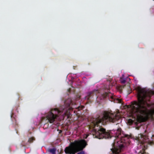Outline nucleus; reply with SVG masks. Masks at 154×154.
Masks as SVG:
<instances>
[{
  "instance_id": "f257e3e1",
  "label": "nucleus",
  "mask_w": 154,
  "mask_h": 154,
  "mask_svg": "<svg viewBox=\"0 0 154 154\" xmlns=\"http://www.w3.org/2000/svg\"><path fill=\"white\" fill-rule=\"evenodd\" d=\"M137 91L138 101H134L132 104L133 112L136 114L139 122H145L149 119L154 120V109L149 110L147 108L149 106L147 102L150 101V93L140 87L137 88Z\"/></svg>"
},
{
  "instance_id": "9d476101",
  "label": "nucleus",
  "mask_w": 154,
  "mask_h": 154,
  "mask_svg": "<svg viewBox=\"0 0 154 154\" xmlns=\"http://www.w3.org/2000/svg\"><path fill=\"white\" fill-rule=\"evenodd\" d=\"M118 137L119 138H121V142H123V140H125V139L126 138H128V136L127 135H125V137H122L120 136V135L118 136Z\"/></svg>"
},
{
  "instance_id": "412c9836",
  "label": "nucleus",
  "mask_w": 154,
  "mask_h": 154,
  "mask_svg": "<svg viewBox=\"0 0 154 154\" xmlns=\"http://www.w3.org/2000/svg\"><path fill=\"white\" fill-rule=\"evenodd\" d=\"M119 134H120V135H121L120 134H119Z\"/></svg>"
},
{
  "instance_id": "f8f14e48",
  "label": "nucleus",
  "mask_w": 154,
  "mask_h": 154,
  "mask_svg": "<svg viewBox=\"0 0 154 154\" xmlns=\"http://www.w3.org/2000/svg\"><path fill=\"white\" fill-rule=\"evenodd\" d=\"M128 123L129 124L131 125L133 123V121L131 119H129L128 121Z\"/></svg>"
},
{
  "instance_id": "7ed1b4c3",
  "label": "nucleus",
  "mask_w": 154,
  "mask_h": 154,
  "mask_svg": "<svg viewBox=\"0 0 154 154\" xmlns=\"http://www.w3.org/2000/svg\"><path fill=\"white\" fill-rule=\"evenodd\" d=\"M75 103L73 102L71 98L66 100L64 105L60 106L59 109L55 108L51 109L47 114L46 118L50 123L53 122L55 119L58 117L61 113H63L65 115H68L69 111L72 110Z\"/></svg>"
},
{
  "instance_id": "aec40b11",
  "label": "nucleus",
  "mask_w": 154,
  "mask_h": 154,
  "mask_svg": "<svg viewBox=\"0 0 154 154\" xmlns=\"http://www.w3.org/2000/svg\"><path fill=\"white\" fill-rule=\"evenodd\" d=\"M76 111H77L74 110V112L75 113H75V112H76Z\"/></svg>"
},
{
  "instance_id": "6e6552de",
  "label": "nucleus",
  "mask_w": 154,
  "mask_h": 154,
  "mask_svg": "<svg viewBox=\"0 0 154 154\" xmlns=\"http://www.w3.org/2000/svg\"><path fill=\"white\" fill-rule=\"evenodd\" d=\"M120 149H118L117 148H115L114 149L113 151V153L114 154H119V153L121 152V149L123 148L124 145L123 144H120L119 146Z\"/></svg>"
},
{
  "instance_id": "f3484780",
  "label": "nucleus",
  "mask_w": 154,
  "mask_h": 154,
  "mask_svg": "<svg viewBox=\"0 0 154 154\" xmlns=\"http://www.w3.org/2000/svg\"><path fill=\"white\" fill-rule=\"evenodd\" d=\"M68 90L69 92H70V91L71 89H70V88H69V89H68Z\"/></svg>"
},
{
  "instance_id": "2eb2a0df",
  "label": "nucleus",
  "mask_w": 154,
  "mask_h": 154,
  "mask_svg": "<svg viewBox=\"0 0 154 154\" xmlns=\"http://www.w3.org/2000/svg\"><path fill=\"white\" fill-rule=\"evenodd\" d=\"M121 128H119L118 129L117 131L118 132V133L119 134H120L121 133Z\"/></svg>"
},
{
  "instance_id": "39448f33",
  "label": "nucleus",
  "mask_w": 154,
  "mask_h": 154,
  "mask_svg": "<svg viewBox=\"0 0 154 154\" xmlns=\"http://www.w3.org/2000/svg\"><path fill=\"white\" fill-rule=\"evenodd\" d=\"M151 140L149 139L148 136L143 135L141 134H139L137 137H136L135 139L142 148V149L140 150L139 154H149L145 152V150L146 149L147 145L154 144V135H152L151 138Z\"/></svg>"
},
{
  "instance_id": "0eeeda50",
  "label": "nucleus",
  "mask_w": 154,
  "mask_h": 154,
  "mask_svg": "<svg viewBox=\"0 0 154 154\" xmlns=\"http://www.w3.org/2000/svg\"><path fill=\"white\" fill-rule=\"evenodd\" d=\"M103 97L104 98L108 97L109 99L111 101H113L114 103H121L122 100L117 98L115 96L112 95V94L108 91L105 92L103 94Z\"/></svg>"
},
{
  "instance_id": "6ab92c4d",
  "label": "nucleus",
  "mask_w": 154,
  "mask_h": 154,
  "mask_svg": "<svg viewBox=\"0 0 154 154\" xmlns=\"http://www.w3.org/2000/svg\"><path fill=\"white\" fill-rule=\"evenodd\" d=\"M22 145H23V146H25V144H23V143H22Z\"/></svg>"
},
{
  "instance_id": "423d86ee",
  "label": "nucleus",
  "mask_w": 154,
  "mask_h": 154,
  "mask_svg": "<svg viewBox=\"0 0 154 154\" xmlns=\"http://www.w3.org/2000/svg\"><path fill=\"white\" fill-rule=\"evenodd\" d=\"M99 92L97 90H94L93 91L88 93L87 96L85 97L88 103H91L93 101L94 98H97V94Z\"/></svg>"
},
{
  "instance_id": "4468645a",
  "label": "nucleus",
  "mask_w": 154,
  "mask_h": 154,
  "mask_svg": "<svg viewBox=\"0 0 154 154\" xmlns=\"http://www.w3.org/2000/svg\"><path fill=\"white\" fill-rule=\"evenodd\" d=\"M120 82L124 84L126 82V81L125 79L121 78L120 79Z\"/></svg>"
},
{
  "instance_id": "9b49d317",
  "label": "nucleus",
  "mask_w": 154,
  "mask_h": 154,
  "mask_svg": "<svg viewBox=\"0 0 154 154\" xmlns=\"http://www.w3.org/2000/svg\"><path fill=\"white\" fill-rule=\"evenodd\" d=\"M35 140V139L34 137H31L28 140V142L30 143H32L34 140Z\"/></svg>"
},
{
  "instance_id": "ddd939ff",
  "label": "nucleus",
  "mask_w": 154,
  "mask_h": 154,
  "mask_svg": "<svg viewBox=\"0 0 154 154\" xmlns=\"http://www.w3.org/2000/svg\"><path fill=\"white\" fill-rule=\"evenodd\" d=\"M84 108V106H79L77 107L76 110L79 111V110L82 109Z\"/></svg>"
},
{
  "instance_id": "a211bd4d",
  "label": "nucleus",
  "mask_w": 154,
  "mask_h": 154,
  "mask_svg": "<svg viewBox=\"0 0 154 154\" xmlns=\"http://www.w3.org/2000/svg\"><path fill=\"white\" fill-rule=\"evenodd\" d=\"M110 88V87H109L107 88H106L107 89H108L109 88Z\"/></svg>"
},
{
  "instance_id": "dca6fc26",
  "label": "nucleus",
  "mask_w": 154,
  "mask_h": 154,
  "mask_svg": "<svg viewBox=\"0 0 154 154\" xmlns=\"http://www.w3.org/2000/svg\"><path fill=\"white\" fill-rule=\"evenodd\" d=\"M11 118H12V120L13 121H14V120H13V119H14V120L16 121V119H15V118H14V117L13 118L12 117V116H11Z\"/></svg>"
},
{
  "instance_id": "1a4fd4ad",
  "label": "nucleus",
  "mask_w": 154,
  "mask_h": 154,
  "mask_svg": "<svg viewBox=\"0 0 154 154\" xmlns=\"http://www.w3.org/2000/svg\"><path fill=\"white\" fill-rule=\"evenodd\" d=\"M56 149L55 148L48 149V151L51 154H56Z\"/></svg>"
},
{
  "instance_id": "f03ea898",
  "label": "nucleus",
  "mask_w": 154,
  "mask_h": 154,
  "mask_svg": "<svg viewBox=\"0 0 154 154\" xmlns=\"http://www.w3.org/2000/svg\"><path fill=\"white\" fill-rule=\"evenodd\" d=\"M120 117L114 112L111 113L104 111L97 118H93L91 119V127L93 128L92 134L95 138L99 139L109 138L111 137L110 131H106L105 129L99 125H105L107 122H114L119 120Z\"/></svg>"
},
{
  "instance_id": "20e7f679",
  "label": "nucleus",
  "mask_w": 154,
  "mask_h": 154,
  "mask_svg": "<svg viewBox=\"0 0 154 154\" xmlns=\"http://www.w3.org/2000/svg\"><path fill=\"white\" fill-rule=\"evenodd\" d=\"M88 145L87 141L84 139L75 140L71 143L69 145L66 147L64 151L66 154H85L82 150Z\"/></svg>"
}]
</instances>
